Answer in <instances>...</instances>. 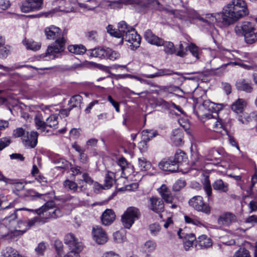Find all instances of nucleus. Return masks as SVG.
<instances>
[{
	"label": "nucleus",
	"instance_id": "f257e3e1",
	"mask_svg": "<svg viewBox=\"0 0 257 257\" xmlns=\"http://www.w3.org/2000/svg\"><path fill=\"white\" fill-rule=\"evenodd\" d=\"M248 11L243 0H231L225 6L222 13L210 14V22L220 27H227L247 15Z\"/></svg>",
	"mask_w": 257,
	"mask_h": 257
},
{
	"label": "nucleus",
	"instance_id": "f03ea898",
	"mask_svg": "<svg viewBox=\"0 0 257 257\" xmlns=\"http://www.w3.org/2000/svg\"><path fill=\"white\" fill-rule=\"evenodd\" d=\"M22 210L35 212L38 215V216L26 221L28 229L33 226L45 223L49 218H56L62 215L60 209L55 206L54 203L52 202H47L45 205L37 209L32 210L22 208Z\"/></svg>",
	"mask_w": 257,
	"mask_h": 257
},
{
	"label": "nucleus",
	"instance_id": "7ed1b4c3",
	"mask_svg": "<svg viewBox=\"0 0 257 257\" xmlns=\"http://www.w3.org/2000/svg\"><path fill=\"white\" fill-rule=\"evenodd\" d=\"M21 210L22 208L14 209L11 215L1 221V223L8 227L15 235L23 234L28 229L26 221L16 220L18 217L17 212Z\"/></svg>",
	"mask_w": 257,
	"mask_h": 257
},
{
	"label": "nucleus",
	"instance_id": "20e7f679",
	"mask_svg": "<svg viewBox=\"0 0 257 257\" xmlns=\"http://www.w3.org/2000/svg\"><path fill=\"white\" fill-rule=\"evenodd\" d=\"M67 31L64 30L62 32V37L57 38L55 41V45L48 47L47 52L42 55L44 61L53 59L56 55L63 52L65 48V45L67 41Z\"/></svg>",
	"mask_w": 257,
	"mask_h": 257
},
{
	"label": "nucleus",
	"instance_id": "39448f33",
	"mask_svg": "<svg viewBox=\"0 0 257 257\" xmlns=\"http://www.w3.org/2000/svg\"><path fill=\"white\" fill-rule=\"evenodd\" d=\"M141 215L139 209L135 207H130L121 216V221L123 226L130 228L135 220L139 219Z\"/></svg>",
	"mask_w": 257,
	"mask_h": 257
},
{
	"label": "nucleus",
	"instance_id": "423d86ee",
	"mask_svg": "<svg viewBox=\"0 0 257 257\" xmlns=\"http://www.w3.org/2000/svg\"><path fill=\"white\" fill-rule=\"evenodd\" d=\"M243 30L245 31L244 37L246 43L251 44L257 41V32H255L251 23L244 22L243 24Z\"/></svg>",
	"mask_w": 257,
	"mask_h": 257
},
{
	"label": "nucleus",
	"instance_id": "0eeeda50",
	"mask_svg": "<svg viewBox=\"0 0 257 257\" xmlns=\"http://www.w3.org/2000/svg\"><path fill=\"white\" fill-rule=\"evenodd\" d=\"M189 205L197 211L208 214L209 207L201 196H195L191 198L188 202Z\"/></svg>",
	"mask_w": 257,
	"mask_h": 257
},
{
	"label": "nucleus",
	"instance_id": "6e6552de",
	"mask_svg": "<svg viewBox=\"0 0 257 257\" xmlns=\"http://www.w3.org/2000/svg\"><path fill=\"white\" fill-rule=\"evenodd\" d=\"M64 243L71 249V251L80 252L83 247L82 242L79 241L75 235L71 233L65 235Z\"/></svg>",
	"mask_w": 257,
	"mask_h": 257
},
{
	"label": "nucleus",
	"instance_id": "1a4fd4ad",
	"mask_svg": "<svg viewBox=\"0 0 257 257\" xmlns=\"http://www.w3.org/2000/svg\"><path fill=\"white\" fill-rule=\"evenodd\" d=\"M135 3L136 6L141 11L150 9L162 10V7L157 0H135Z\"/></svg>",
	"mask_w": 257,
	"mask_h": 257
},
{
	"label": "nucleus",
	"instance_id": "9d476101",
	"mask_svg": "<svg viewBox=\"0 0 257 257\" xmlns=\"http://www.w3.org/2000/svg\"><path fill=\"white\" fill-rule=\"evenodd\" d=\"M122 40L131 44L130 47L132 49L138 48L141 43V38L138 35L134 28L130 29V32L123 37Z\"/></svg>",
	"mask_w": 257,
	"mask_h": 257
},
{
	"label": "nucleus",
	"instance_id": "9b49d317",
	"mask_svg": "<svg viewBox=\"0 0 257 257\" xmlns=\"http://www.w3.org/2000/svg\"><path fill=\"white\" fill-rule=\"evenodd\" d=\"M149 208L154 212L160 214L164 212L165 206L164 201L158 197H152L149 199Z\"/></svg>",
	"mask_w": 257,
	"mask_h": 257
},
{
	"label": "nucleus",
	"instance_id": "f8f14e48",
	"mask_svg": "<svg viewBox=\"0 0 257 257\" xmlns=\"http://www.w3.org/2000/svg\"><path fill=\"white\" fill-rule=\"evenodd\" d=\"M92 234L93 240L98 244H103L107 241V235L100 226H94L92 228Z\"/></svg>",
	"mask_w": 257,
	"mask_h": 257
},
{
	"label": "nucleus",
	"instance_id": "ddd939ff",
	"mask_svg": "<svg viewBox=\"0 0 257 257\" xmlns=\"http://www.w3.org/2000/svg\"><path fill=\"white\" fill-rule=\"evenodd\" d=\"M38 133L37 132L32 131L27 132V134L22 138V142L25 147L27 148H34L38 143Z\"/></svg>",
	"mask_w": 257,
	"mask_h": 257
},
{
	"label": "nucleus",
	"instance_id": "4468645a",
	"mask_svg": "<svg viewBox=\"0 0 257 257\" xmlns=\"http://www.w3.org/2000/svg\"><path fill=\"white\" fill-rule=\"evenodd\" d=\"M160 169L171 172H175L178 170V164L174 162L173 159L165 158L159 164Z\"/></svg>",
	"mask_w": 257,
	"mask_h": 257
},
{
	"label": "nucleus",
	"instance_id": "2eb2a0df",
	"mask_svg": "<svg viewBox=\"0 0 257 257\" xmlns=\"http://www.w3.org/2000/svg\"><path fill=\"white\" fill-rule=\"evenodd\" d=\"M196 113L202 122L207 120L209 119V100H205L199 105Z\"/></svg>",
	"mask_w": 257,
	"mask_h": 257
},
{
	"label": "nucleus",
	"instance_id": "dca6fc26",
	"mask_svg": "<svg viewBox=\"0 0 257 257\" xmlns=\"http://www.w3.org/2000/svg\"><path fill=\"white\" fill-rule=\"evenodd\" d=\"M236 218L235 215L230 212H226L222 214L218 219V223L220 225L228 226L232 223L235 222Z\"/></svg>",
	"mask_w": 257,
	"mask_h": 257
},
{
	"label": "nucleus",
	"instance_id": "f3484780",
	"mask_svg": "<svg viewBox=\"0 0 257 257\" xmlns=\"http://www.w3.org/2000/svg\"><path fill=\"white\" fill-rule=\"evenodd\" d=\"M45 33L47 38L49 40H56L59 37H62V35L61 30L54 26L46 28L45 29Z\"/></svg>",
	"mask_w": 257,
	"mask_h": 257
},
{
	"label": "nucleus",
	"instance_id": "a211bd4d",
	"mask_svg": "<svg viewBox=\"0 0 257 257\" xmlns=\"http://www.w3.org/2000/svg\"><path fill=\"white\" fill-rule=\"evenodd\" d=\"M173 161L178 164V169L180 167V170L183 169L182 166L188 165V160L186 154L181 150H178L175 153L174 158L173 159Z\"/></svg>",
	"mask_w": 257,
	"mask_h": 257
},
{
	"label": "nucleus",
	"instance_id": "6ab92c4d",
	"mask_svg": "<svg viewBox=\"0 0 257 257\" xmlns=\"http://www.w3.org/2000/svg\"><path fill=\"white\" fill-rule=\"evenodd\" d=\"M144 38L149 43L157 46H160L162 43V39L155 35L150 30L145 31Z\"/></svg>",
	"mask_w": 257,
	"mask_h": 257
},
{
	"label": "nucleus",
	"instance_id": "aec40b11",
	"mask_svg": "<svg viewBox=\"0 0 257 257\" xmlns=\"http://www.w3.org/2000/svg\"><path fill=\"white\" fill-rule=\"evenodd\" d=\"M102 223L105 225L111 224L115 219V214L114 212L110 209H106L101 215Z\"/></svg>",
	"mask_w": 257,
	"mask_h": 257
},
{
	"label": "nucleus",
	"instance_id": "412c9836",
	"mask_svg": "<svg viewBox=\"0 0 257 257\" xmlns=\"http://www.w3.org/2000/svg\"><path fill=\"white\" fill-rule=\"evenodd\" d=\"M46 112L45 111L37 113L35 116V123L37 130L42 132H45Z\"/></svg>",
	"mask_w": 257,
	"mask_h": 257
},
{
	"label": "nucleus",
	"instance_id": "4be33fe9",
	"mask_svg": "<svg viewBox=\"0 0 257 257\" xmlns=\"http://www.w3.org/2000/svg\"><path fill=\"white\" fill-rule=\"evenodd\" d=\"M236 89L239 91H243L246 93H251L253 90L251 83L244 79L238 80L235 83Z\"/></svg>",
	"mask_w": 257,
	"mask_h": 257
},
{
	"label": "nucleus",
	"instance_id": "5701e85b",
	"mask_svg": "<svg viewBox=\"0 0 257 257\" xmlns=\"http://www.w3.org/2000/svg\"><path fill=\"white\" fill-rule=\"evenodd\" d=\"M159 193L162 198L167 202L171 203L174 200V197L172 195L170 190L166 185H162L160 188L158 189Z\"/></svg>",
	"mask_w": 257,
	"mask_h": 257
},
{
	"label": "nucleus",
	"instance_id": "b1692460",
	"mask_svg": "<svg viewBox=\"0 0 257 257\" xmlns=\"http://www.w3.org/2000/svg\"><path fill=\"white\" fill-rule=\"evenodd\" d=\"M133 29V28L129 26L124 21H121L118 24L117 27V33L116 38H121L123 39V37L130 32V29Z\"/></svg>",
	"mask_w": 257,
	"mask_h": 257
},
{
	"label": "nucleus",
	"instance_id": "393cba45",
	"mask_svg": "<svg viewBox=\"0 0 257 257\" xmlns=\"http://www.w3.org/2000/svg\"><path fill=\"white\" fill-rule=\"evenodd\" d=\"M106 47H98L88 50V55L91 57L105 59Z\"/></svg>",
	"mask_w": 257,
	"mask_h": 257
},
{
	"label": "nucleus",
	"instance_id": "a878e982",
	"mask_svg": "<svg viewBox=\"0 0 257 257\" xmlns=\"http://www.w3.org/2000/svg\"><path fill=\"white\" fill-rule=\"evenodd\" d=\"M223 108V105L221 103H216L210 101V111L212 113L210 114V116L214 118H217L219 116L218 113Z\"/></svg>",
	"mask_w": 257,
	"mask_h": 257
},
{
	"label": "nucleus",
	"instance_id": "bb28decb",
	"mask_svg": "<svg viewBox=\"0 0 257 257\" xmlns=\"http://www.w3.org/2000/svg\"><path fill=\"white\" fill-rule=\"evenodd\" d=\"M183 138V132L179 129L175 130L172 133L171 140L175 145L180 146L182 144Z\"/></svg>",
	"mask_w": 257,
	"mask_h": 257
},
{
	"label": "nucleus",
	"instance_id": "cd10ccee",
	"mask_svg": "<svg viewBox=\"0 0 257 257\" xmlns=\"http://www.w3.org/2000/svg\"><path fill=\"white\" fill-rule=\"evenodd\" d=\"M246 106L245 101L241 98H238L231 105V109L235 112L241 113Z\"/></svg>",
	"mask_w": 257,
	"mask_h": 257
},
{
	"label": "nucleus",
	"instance_id": "c85d7f7f",
	"mask_svg": "<svg viewBox=\"0 0 257 257\" xmlns=\"http://www.w3.org/2000/svg\"><path fill=\"white\" fill-rule=\"evenodd\" d=\"M200 180L204 185V189L208 196H209V172L207 169L201 171Z\"/></svg>",
	"mask_w": 257,
	"mask_h": 257
},
{
	"label": "nucleus",
	"instance_id": "c756f323",
	"mask_svg": "<svg viewBox=\"0 0 257 257\" xmlns=\"http://www.w3.org/2000/svg\"><path fill=\"white\" fill-rule=\"evenodd\" d=\"M162 44L160 46H164V51L168 55L173 54L176 50L174 44L170 41H165L162 39Z\"/></svg>",
	"mask_w": 257,
	"mask_h": 257
},
{
	"label": "nucleus",
	"instance_id": "7c9ffc66",
	"mask_svg": "<svg viewBox=\"0 0 257 257\" xmlns=\"http://www.w3.org/2000/svg\"><path fill=\"white\" fill-rule=\"evenodd\" d=\"M105 59H108L111 61L116 60L120 58V55L118 52L109 47H106Z\"/></svg>",
	"mask_w": 257,
	"mask_h": 257
},
{
	"label": "nucleus",
	"instance_id": "2f4dec72",
	"mask_svg": "<svg viewBox=\"0 0 257 257\" xmlns=\"http://www.w3.org/2000/svg\"><path fill=\"white\" fill-rule=\"evenodd\" d=\"M212 186L215 190L220 192H226L228 190V185L227 183H224L221 179H218L215 181Z\"/></svg>",
	"mask_w": 257,
	"mask_h": 257
},
{
	"label": "nucleus",
	"instance_id": "473e14b6",
	"mask_svg": "<svg viewBox=\"0 0 257 257\" xmlns=\"http://www.w3.org/2000/svg\"><path fill=\"white\" fill-rule=\"evenodd\" d=\"M257 174H254L251 177V185L249 189L246 190L247 196L251 198H256L253 194V190L257 191Z\"/></svg>",
	"mask_w": 257,
	"mask_h": 257
},
{
	"label": "nucleus",
	"instance_id": "72a5a7b5",
	"mask_svg": "<svg viewBox=\"0 0 257 257\" xmlns=\"http://www.w3.org/2000/svg\"><path fill=\"white\" fill-rule=\"evenodd\" d=\"M68 49L70 52L76 55L83 54L86 51V49L82 45H70L68 47Z\"/></svg>",
	"mask_w": 257,
	"mask_h": 257
},
{
	"label": "nucleus",
	"instance_id": "f704fd0d",
	"mask_svg": "<svg viewBox=\"0 0 257 257\" xmlns=\"http://www.w3.org/2000/svg\"><path fill=\"white\" fill-rule=\"evenodd\" d=\"M58 124V116L55 114H51L48 117L46 116L45 129L47 126L50 127H56ZM47 133L48 131H46Z\"/></svg>",
	"mask_w": 257,
	"mask_h": 257
},
{
	"label": "nucleus",
	"instance_id": "c9c22d12",
	"mask_svg": "<svg viewBox=\"0 0 257 257\" xmlns=\"http://www.w3.org/2000/svg\"><path fill=\"white\" fill-rule=\"evenodd\" d=\"M142 134L143 141L145 143L149 142L154 137H155L158 135L156 131L149 130H144L142 132Z\"/></svg>",
	"mask_w": 257,
	"mask_h": 257
},
{
	"label": "nucleus",
	"instance_id": "e433bc0d",
	"mask_svg": "<svg viewBox=\"0 0 257 257\" xmlns=\"http://www.w3.org/2000/svg\"><path fill=\"white\" fill-rule=\"evenodd\" d=\"M36 179L40 183L42 184V185L45 186L47 190L46 192H44L43 193L40 194L39 193H36L35 196L40 197L41 196L49 194V191L50 187L47 185V179L42 175H38L36 177Z\"/></svg>",
	"mask_w": 257,
	"mask_h": 257
},
{
	"label": "nucleus",
	"instance_id": "4c0bfd02",
	"mask_svg": "<svg viewBox=\"0 0 257 257\" xmlns=\"http://www.w3.org/2000/svg\"><path fill=\"white\" fill-rule=\"evenodd\" d=\"M24 45L26 47L27 49L36 51L41 48V44L39 43L25 40L23 42Z\"/></svg>",
	"mask_w": 257,
	"mask_h": 257
},
{
	"label": "nucleus",
	"instance_id": "58836bf2",
	"mask_svg": "<svg viewBox=\"0 0 257 257\" xmlns=\"http://www.w3.org/2000/svg\"><path fill=\"white\" fill-rule=\"evenodd\" d=\"M213 124L214 132H219L223 128L222 120L219 118H214L210 116V123Z\"/></svg>",
	"mask_w": 257,
	"mask_h": 257
},
{
	"label": "nucleus",
	"instance_id": "ea45409f",
	"mask_svg": "<svg viewBox=\"0 0 257 257\" xmlns=\"http://www.w3.org/2000/svg\"><path fill=\"white\" fill-rule=\"evenodd\" d=\"M64 186L65 188H69L73 192L77 191L78 188H79L81 191H83V186L78 187L77 184L75 182L69 180H66L64 181Z\"/></svg>",
	"mask_w": 257,
	"mask_h": 257
},
{
	"label": "nucleus",
	"instance_id": "a19ab883",
	"mask_svg": "<svg viewBox=\"0 0 257 257\" xmlns=\"http://www.w3.org/2000/svg\"><path fill=\"white\" fill-rule=\"evenodd\" d=\"M138 164L141 171L148 170L151 167V163L144 157L139 158Z\"/></svg>",
	"mask_w": 257,
	"mask_h": 257
},
{
	"label": "nucleus",
	"instance_id": "79ce46f5",
	"mask_svg": "<svg viewBox=\"0 0 257 257\" xmlns=\"http://www.w3.org/2000/svg\"><path fill=\"white\" fill-rule=\"evenodd\" d=\"M86 3H79L80 7L86 10H92L95 8L97 5L95 0H86Z\"/></svg>",
	"mask_w": 257,
	"mask_h": 257
},
{
	"label": "nucleus",
	"instance_id": "37998d69",
	"mask_svg": "<svg viewBox=\"0 0 257 257\" xmlns=\"http://www.w3.org/2000/svg\"><path fill=\"white\" fill-rule=\"evenodd\" d=\"M114 174L113 172H108L106 174L104 186L107 189L110 188L112 186L114 182Z\"/></svg>",
	"mask_w": 257,
	"mask_h": 257
},
{
	"label": "nucleus",
	"instance_id": "c03bdc74",
	"mask_svg": "<svg viewBox=\"0 0 257 257\" xmlns=\"http://www.w3.org/2000/svg\"><path fill=\"white\" fill-rule=\"evenodd\" d=\"M198 244L201 249L207 248L209 246V238L206 235H202L198 238Z\"/></svg>",
	"mask_w": 257,
	"mask_h": 257
},
{
	"label": "nucleus",
	"instance_id": "a18cd8bd",
	"mask_svg": "<svg viewBox=\"0 0 257 257\" xmlns=\"http://www.w3.org/2000/svg\"><path fill=\"white\" fill-rule=\"evenodd\" d=\"M82 101V97L79 95L73 96L69 101V107L71 109L80 105Z\"/></svg>",
	"mask_w": 257,
	"mask_h": 257
},
{
	"label": "nucleus",
	"instance_id": "49530a36",
	"mask_svg": "<svg viewBox=\"0 0 257 257\" xmlns=\"http://www.w3.org/2000/svg\"><path fill=\"white\" fill-rule=\"evenodd\" d=\"M185 221L186 223L192 224L195 225H200L201 223L197 219V218L193 215L192 216H184Z\"/></svg>",
	"mask_w": 257,
	"mask_h": 257
},
{
	"label": "nucleus",
	"instance_id": "de8ad7c7",
	"mask_svg": "<svg viewBox=\"0 0 257 257\" xmlns=\"http://www.w3.org/2000/svg\"><path fill=\"white\" fill-rule=\"evenodd\" d=\"M233 257H250L249 251L245 248H240L233 255Z\"/></svg>",
	"mask_w": 257,
	"mask_h": 257
},
{
	"label": "nucleus",
	"instance_id": "09e8293b",
	"mask_svg": "<svg viewBox=\"0 0 257 257\" xmlns=\"http://www.w3.org/2000/svg\"><path fill=\"white\" fill-rule=\"evenodd\" d=\"M46 249V246L45 243L41 242L38 244L37 246L35 248V250L37 255L42 256L44 255Z\"/></svg>",
	"mask_w": 257,
	"mask_h": 257
},
{
	"label": "nucleus",
	"instance_id": "8fccbe9b",
	"mask_svg": "<svg viewBox=\"0 0 257 257\" xmlns=\"http://www.w3.org/2000/svg\"><path fill=\"white\" fill-rule=\"evenodd\" d=\"M157 246L156 243L153 240H148L144 244V248L148 252L154 251Z\"/></svg>",
	"mask_w": 257,
	"mask_h": 257
},
{
	"label": "nucleus",
	"instance_id": "3c124183",
	"mask_svg": "<svg viewBox=\"0 0 257 257\" xmlns=\"http://www.w3.org/2000/svg\"><path fill=\"white\" fill-rule=\"evenodd\" d=\"M29 2L31 5V7H35L32 9L33 12L39 10L43 4V0H29Z\"/></svg>",
	"mask_w": 257,
	"mask_h": 257
},
{
	"label": "nucleus",
	"instance_id": "603ef678",
	"mask_svg": "<svg viewBox=\"0 0 257 257\" xmlns=\"http://www.w3.org/2000/svg\"><path fill=\"white\" fill-rule=\"evenodd\" d=\"M31 6V5H30L29 0H26L22 4L20 9L23 13H29L31 12H33L32 9L35 8V7H32Z\"/></svg>",
	"mask_w": 257,
	"mask_h": 257
},
{
	"label": "nucleus",
	"instance_id": "864d4df0",
	"mask_svg": "<svg viewBox=\"0 0 257 257\" xmlns=\"http://www.w3.org/2000/svg\"><path fill=\"white\" fill-rule=\"evenodd\" d=\"M186 185V182L183 180H177L173 186V189L175 191H179Z\"/></svg>",
	"mask_w": 257,
	"mask_h": 257
},
{
	"label": "nucleus",
	"instance_id": "5fc2aeb1",
	"mask_svg": "<svg viewBox=\"0 0 257 257\" xmlns=\"http://www.w3.org/2000/svg\"><path fill=\"white\" fill-rule=\"evenodd\" d=\"M173 73H167L166 72V70L163 69L159 70V71L156 73L150 74V75H143V76L147 78H155L157 77L163 76L164 75H171Z\"/></svg>",
	"mask_w": 257,
	"mask_h": 257
},
{
	"label": "nucleus",
	"instance_id": "6e6d98bb",
	"mask_svg": "<svg viewBox=\"0 0 257 257\" xmlns=\"http://www.w3.org/2000/svg\"><path fill=\"white\" fill-rule=\"evenodd\" d=\"M155 103L156 106H162L165 109L170 107V104L162 98L156 99Z\"/></svg>",
	"mask_w": 257,
	"mask_h": 257
},
{
	"label": "nucleus",
	"instance_id": "4d7b16f0",
	"mask_svg": "<svg viewBox=\"0 0 257 257\" xmlns=\"http://www.w3.org/2000/svg\"><path fill=\"white\" fill-rule=\"evenodd\" d=\"M149 229L151 233L153 235H156L161 229L160 225L157 223L152 224L149 226Z\"/></svg>",
	"mask_w": 257,
	"mask_h": 257
},
{
	"label": "nucleus",
	"instance_id": "13d9d810",
	"mask_svg": "<svg viewBox=\"0 0 257 257\" xmlns=\"http://www.w3.org/2000/svg\"><path fill=\"white\" fill-rule=\"evenodd\" d=\"M10 54V47H5L0 49V58L5 59Z\"/></svg>",
	"mask_w": 257,
	"mask_h": 257
},
{
	"label": "nucleus",
	"instance_id": "bf43d9fd",
	"mask_svg": "<svg viewBox=\"0 0 257 257\" xmlns=\"http://www.w3.org/2000/svg\"><path fill=\"white\" fill-rule=\"evenodd\" d=\"M26 66V65H14L10 67H6L4 65L0 64V69L5 71H14L16 69H20L23 67Z\"/></svg>",
	"mask_w": 257,
	"mask_h": 257
},
{
	"label": "nucleus",
	"instance_id": "052dcab7",
	"mask_svg": "<svg viewBox=\"0 0 257 257\" xmlns=\"http://www.w3.org/2000/svg\"><path fill=\"white\" fill-rule=\"evenodd\" d=\"M25 131L22 127H18L14 130L13 135L15 138H19L25 136Z\"/></svg>",
	"mask_w": 257,
	"mask_h": 257
},
{
	"label": "nucleus",
	"instance_id": "680f3d73",
	"mask_svg": "<svg viewBox=\"0 0 257 257\" xmlns=\"http://www.w3.org/2000/svg\"><path fill=\"white\" fill-rule=\"evenodd\" d=\"M113 238L116 243H121L124 240V237L119 231H116L114 233Z\"/></svg>",
	"mask_w": 257,
	"mask_h": 257
},
{
	"label": "nucleus",
	"instance_id": "e2e57ef3",
	"mask_svg": "<svg viewBox=\"0 0 257 257\" xmlns=\"http://www.w3.org/2000/svg\"><path fill=\"white\" fill-rule=\"evenodd\" d=\"M117 164L120 167L122 172L124 171V169L127 166V161L125 158L121 157L119 158L117 161Z\"/></svg>",
	"mask_w": 257,
	"mask_h": 257
},
{
	"label": "nucleus",
	"instance_id": "0e129e2a",
	"mask_svg": "<svg viewBox=\"0 0 257 257\" xmlns=\"http://www.w3.org/2000/svg\"><path fill=\"white\" fill-rule=\"evenodd\" d=\"M86 36L90 41H96L98 37L97 33L95 31H91L86 33Z\"/></svg>",
	"mask_w": 257,
	"mask_h": 257
},
{
	"label": "nucleus",
	"instance_id": "69168bd1",
	"mask_svg": "<svg viewBox=\"0 0 257 257\" xmlns=\"http://www.w3.org/2000/svg\"><path fill=\"white\" fill-rule=\"evenodd\" d=\"M188 49L194 57L198 58V48L196 46L193 44H191L188 47Z\"/></svg>",
	"mask_w": 257,
	"mask_h": 257
},
{
	"label": "nucleus",
	"instance_id": "338daca9",
	"mask_svg": "<svg viewBox=\"0 0 257 257\" xmlns=\"http://www.w3.org/2000/svg\"><path fill=\"white\" fill-rule=\"evenodd\" d=\"M11 143V140L8 138H3L0 140V151L8 146Z\"/></svg>",
	"mask_w": 257,
	"mask_h": 257
},
{
	"label": "nucleus",
	"instance_id": "774afa93",
	"mask_svg": "<svg viewBox=\"0 0 257 257\" xmlns=\"http://www.w3.org/2000/svg\"><path fill=\"white\" fill-rule=\"evenodd\" d=\"M191 240H186L184 242V246L186 250H188L190 247L193 244L194 241L196 239V237H191Z\"/></svg>",
	"mask_w": 257,
	"mask_h": 257
}]
</instances>
